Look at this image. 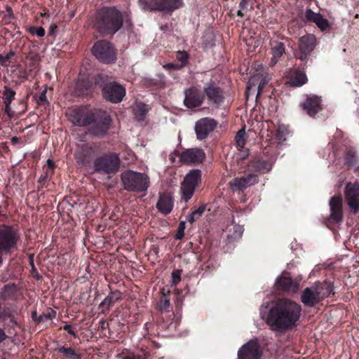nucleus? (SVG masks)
<instances>
[{
	"instance_id": "nucleus-4",
	"label": "nucleus",
	"mask_w": 359,
	"mask_h": 359,
	"mask_svg": "<svg viewBox=\"0 0 359 359\" xmlns=\"http://www.w3.org/2000/svg\"><path fill=\"white\" fill-rule=\"evenodd\" d=\"M121 180L124 189L128 191L145 194L150 186L149 177L147 174L130 170L123 172Z\"/></svg>"
},
{
	"instance_id": "nucleus-51",
	"label": "nucleus",
	"mask_w": 359,
	"mask_h": 359,
	"mask_svg": "<svg viewBox=\"0 0 359 359\" xmlns=\"http://www.w3.org/2000/svg\"><path fill=\"white\" fill-rule=\"evenodd\" d=\"M63 329L66 330L69 334L72 335L73 337H76V334L74 330L72 328V326L70 325L66 324Z\"/></svg>"
},
{
	"instance_id": "nucleus-40",
	"label": "nucleus",
	"mask_w": 359,
	"mask_h": 359,
	"mask_svg": "<svg viewBox=\"0 0 359 359\" xmlns=\"http://www.w3.org/2000/svg\"><path fill=\"white\" fill-rule=\"evenodd\" d=\"M262 78V74H256L251 76L248 82L247 88L249 90L254 86H258L259 81Z\"/></svg>"
},
{
	"instance_id": "nucleus-56",
	"label": "nucleus",
	"mask_w": 359,
	"mask_h": 359,
	"mask_svg": "<svg viewBox=\"0 0 359 359\" xmlns=\"http://www.w3.org/2000/svg\"><path fill=\"white\" fill-rule=\"evenodd\" d=\"M46 314H43L39 317V318L37 319V321L39 323H41V322H45L47 320H49L48 318H46Z\"/></svg>"
},
{
	"instance_id": "nucleus-20",
	"label": "nucleus",
	"mask_w": 359,
	"mask_h": 359,
	"mask_svg": "<svg viewBox=\"0 0 359 359\" xmlns=\"http://www.w3.org/2000/svg\"><path fill=\"white\" fill-rule=\"evenodd\" d=\"M258 177L255 174H249L241 177L233 179L229 184L232 190H243L258 182Z\"/></svg>"
},
{
	"instance_id": "nucleus-39",
	"label": "nucleus",
	"mask_w": 359,
	"mask_h": 359,
	"mask_svg": "<svg viewBox=\"0 0 359 359\" xmlns=\"http://www.w3.org/2000/svg\"><path fill=\"white\" fill-rule=\"evenodd\" d=\"M346 161L348 165H355L357 162L356 153L353 149H349L346 156Z\"/></svg>"
},
{
	"instance_id": "nucleus-36",
	"label": "nucleus",
	"mask_w": 359,
	"mask_h": 359,
	"mask_svg": "<svg viewBox=\"0 0 359 359\" xmlns=\"http://www.w3.org/2000/svg\"><path fill=\"white\" fill-rule=\"evenodd\" d=\"M289 130L285 125H279L277 128V138L279 142H283L287 140Z\"/></svg>"
},
{
	"instance_id": "nucleus-2",
	"label": "nucleus",
	"mask_w": 359,
	"mask_h": 359,
	"mask_svg": "<svg viewBox=\"0 0 359 359\" xmlns=\"http://www.w3.org/2000/svg\"><path fill=\"white\" fill-rule=\"evenodd\" d=\"M95 26L102 34L114 35L123 26L122 14L114 7L103 8L97 13Z\"/></svg>"
},
{
	"instance_id": "nucleus-41",
	"label": "nucleus",
	"mask_w": 359,
	"mask_h": 359,
	"mask_svg": "<svg viewBox=\"0 0 359 359\" xmlns=\"http://www.w3.org/2000/svg\"><path fill=\"white\" fill-rule=\"evenodd\" d=\"M13 55L14 53L13 51H10L5 55L0 54V65L4 67H7L10 63L11 57Z\"/></svg>"
},
{
	"instance_id": "nucleus-59",
	"label": "nucleus",
	"mask_w": 359,
	"mask_h": 359,
	"mask_svg": "<svg viewBox=\"0 0 359 359\" xmlns=\"http://www.w3.org/2000/svg\"><path fill=\"white\" fill-rule=\"evenodd\" d=\"M173 66H174V65H172V64H168V65H165L164 67L171 68Z\"/></svg>"
},
{
	"instance_id": "nucleus-28",
	"label": "nucleus",
	"mask_w": 359,
	"mask_h": 359,
	"mask_svg": "<svg viewBox=\"0 0 359 359\" xmlns=\"http://www.w3.org/2000/svg\"><path fill=\"white\" fill-rule=\"evenodd\" d=\"M18 293V288L15 284L6 285L0 292L4 300L15 299Z\"/></svg>"
},
{
	"instance_id": "nucleus-42",
	"label": "nucleus",
	"mask_w": 359,
	"mask_h": 359,
	"mask_svg": "<svg viewBox=\"0 0 359 359\" xmlns=\"http://www.w3.org/2000/svg\"><path fill=\"white\" fill-rule=\"evenodd\" d=\"M177 59L180 62V67L185 66L188 60V55L184 51H180L177 54Z\"/></svg>"
},
{
	"instance_id": "nucleus-12",
	"label": "nucleus",
	"mask_w": 359,
	"mask_h": 359,
	"mask_svg": "<svg viewBox=\"0 0 359 359\" xmlns=\"http://www.w3.org/2000/svg\"><path fill=\"white\" fill-rule=\"evenodd\" d=\"M18 236L16 231L10 226L0 229V250L6 253L15 248Z\"/></svg>"
},
{
	"instance_id": "nucleus-61",
	"label": "nucleus",
	"mask_w": 359,
	"mask_h": 359,
	"mask_svg": "<svg viewBox=\"0 0 359 359\" xmlns=\"http://www.w3.org/2000/svg\"><path fill=\"white\" fill-rule=\"evenodd\" d=\"M123 359H133V358L131 357H126V358H124Z\"/></svg>"
},
{
	"instance_id": "nucleus-25",
	"label": "nucleus",
	"mask_w": 359,
	"mask_h": 359,
	"mask_svg": "<svg viewBox=\"0 0 359 359\" xmlns=\"http://www.w3.org/2000/svg\"><path fill=\"white\" fill-rule=\"evenodd\" d=\"M156 208L165 215L169 214L173 208V199L172 196L168 194L161 195L156 203Z\"/></svg>"
},
{
	"instance_id": "nucleus-10",
	"label": "nucleus",
	"mask_w": 359,
	"mask_h": 359,
	"mask_svg": "<svg viewBox=\"0 0 359 359\" xmlns=\"http://www.w3.org/2000/svg\"><path fill=\"white\" fill-rule=\"evenodd\" d=\"M92 51L95 57L103 63H112L116 60L113 46L107 41L102 40L96 42Z\"/></svg>"
},
{
	"instance_id": "nucleus-54",
	"label": "nucleus",
	"mask_w": 359,
	"mask_h": 359,
	"mask_svg": "<svg viewBox=\"0 0 359 359\" xmlns=\"http://www.w3.org/2000/svg\"><path fill=\"white\" fill-rule=\"evenodd\" d=\"M7 337V335L2 328H0V343L4 341Z\"/></svg>"
},
{
	"instance_id": "nucleus-32",
	"label": "nucleus",
	"mask_w": 359,
	"mask_h": 359,
	"mask_svg": "<svg viewBox=\"0 0 359 359\" xmlns=\"http://www.w3.org/2000/svg\"><path fill=\"white\" fill-rule=\"evenodd\" d=\"M236 143L238 149L239 150L244 148L246 143V133L245 128H241L239 130L236 135Z\"/></svg>"
},
{
	"instance_id": "nucleus-23",
	"label": "nucleus",
	"mask_w": 359,
	"mask_h": 359,
	"mask_svg": "<svg viewBox=\"0 0 359 359\" xmlns=\"http://www.w3.org/2000/svg\"><path fill=\"white\" fill-rule=\"evenodd\" d=\"M302 105L310 116H313L321 110V98L317 95L308 96Z\"/></svg>"
},
{
	"instance_id": "nucleus-57",
	"label": "nucleus",
	"mask_w": 359,
	"mask_h": 359,
	"mask_svg": "<svg viewBox=\"0 0 359 359\" xmlns=\"http://www.w3.org/2000/svg\"><path fill=\"white\" fill-rule=\"evenodd\" d=\"M100 323L101 324V327H102V329H104V327H104V325H105V323H105V321H104V320H101L100 321Z\"/></svg>"
},
{
	"instance_id": "nucleus-60",
	"label": "nucleus",
	"mask_w": 359,
	"mask_h": 359,
	"mask_svg": "<svg viewBox=\"0 0 359 359\" xmlns=\"http://www.w3.org/2000/svg\"><path fill=\"white\" fill-rule=\"evenodd\" d=\"M170 160H171L172 161H174V157H173L172 155L170 156Z\"/></svg>"
},
{
	"instance_id": "nucleus-5",
	"label": "nucleus",
	"mask_w": 359,
	"mask_h": 359,
	"mask_svg": "<svg viewBox=\"0 0 359 359\" xmlns=\"http://www.w3.org/2000/svg\"><path fill=\"white\" fill-rule=\"evenodd\" d=\"M108 76L100 74L95 78L96 85L102 88L103 97L114 103L120 102L126 95L125 88L116 82H108Z\"/></svg>"
},
{
	"instance_id": "nucleus-8",
	"label": "nucleus",
	"mask_w": 359,
	"mask_h": 359,
	"mask_svg": "<svg viewBox=\"0 0 359 359\" xmlns=\"http://www.w3.org/2000/svg\"><path fill=\"white\" fill-rule=\"evenodd\" d=\"M201 179V172L198 169L191 170L185 175L180 187L182 201L187 203L191 198Z\"/></svg>"
},
{
	"instance_id": "nucleus-16",
	"label": "nucleus",
	"mask_w": 359,
	"mask_h": 359,
	"mask_svg": "<svg viewBox=\"0 0 359 359\" xmlns=\"http://www.w3.org/2000/svg\"><path fill=\"white\" fill-rule=\"evenodd\" d=\"M316 45V39L314 35L307 34L302 36L299 39V52L295 54V57L304 61L311 54Z\"/></svg>"
},
{
	"instance_id": "nucleus-22",
	"label": "nucleus",
	"mask_w": 359,
	"mask_h": 359,
	"mask_svg": "<svg viewBox=\"0 0 359 359\" xmlns=\"http://www.w3.org/2000/svg\"><path fill=\"white\" fill-rule=\"evenodd\" d=\"M204 151L198 148H193L183 151L180 156L181 162L184 163H198L203 161L205 158Z\"/></svg>"
},
{
	"instance_id": "nucleus-37",
	"label": "nucleus",
	"mask_w": 359,
	"mask_h": 359,
	"mask_svg": "<svg viewBox=\"0 0 359 359\" xmlns=\"http://www.w3.org/2000/svg\"><path fill=\"white\" fill-rule=\"evenodd\" d=\"M205 210V206L201 205L197 210L193 211L191 214L188 215L187 221L190 223H194L196 222L200 217L202 216L203 212Z\"/></svg>"
},
{
	"instance_id": "nucleus-19",
	"label": "nucleus",
	"mask_w": 359,
	"mask_h": 359,
	"mask_svg": "<svg viewBox=\"0 0 359 359\" xmlns=\"http://www.w3.org/2000/svg\"><path fill=\"white\" fill-rule=\"evenodd\" d=\"M204 100L203 95L199 89L191 87L184 90V103L188 108H194L200 106Z\"/></svg>"
},
{
	"instance_id": "nucleus-29",
	"label": "nucleus",
	"mask_w": 359,
	"mask_h": 359,
	"mask_svg": "<svg viewBox=\"0 0 359 359\" xmlns=\"http://www.w3.org/2000/svg\"><path fill=\"white\" fill-rule=\"evenodd\" d=\"M121 298H122L121 293L119 291L115 290V291L111 292L100 303V306L104 307L107 309H109L116 302L121 299Z\"/></svg>"
},
{
	"instance_id": "nucleus-55",
	"label": "nucleus",
	"mask_w": 359,
	"mask_h": 359,
	"mask_svg": "<svg viewBox=\"0 0 359 359\" xmlns=\"http://www.w3.org/2000/svg\"><path fill=\"white\" fill-rule=\"evenodd\" d=\"M39 100L41 102H46V91H43L41 93L40 96H39Z\"/></svg>"
},
{
	"instance_id": "nucleus-3",
	"label": "nucleus",
	"mask_w": 359,
	"mask_h": 359,
	"mask_svg": "<svg viewBox=\"0 0 359 359\" xmlns=\"http://www.w3.org/2000/svg\"><path fill=\"white\" fill-rule=\"evenodd\" d=\"M333 293V285L331 283H319L305 288L302 292L301 301L304 306L313 307Z\"/></svg>"
},
{
	"instance_id": "nucleus-11",
	"label": "nucleus",
	"mask_w": 359,
	"mask_h": 359,
	"mask_svg": "<svg viewBox=\"0 0 359 359\" xmlns=\"http://www.w3.org/2000/svg\"><path fill=\"white\" fill-rule=\"evenodd\" d=\"M94 110L86 108H69L66 114L69 120L74 125L80 127L87 126L93 118Z\"/></svg>"
},
{
	"instance_id": "nucleus-7",
	"label": "nucleus",
	"mask_w": 359,
	"mask_h": 359,
	"mask_svg": "<svg viewBox=\"0 0 359 359\" xmlns=\"http://www.w3.org/2000/svg\"><path fill=\"white\" fill-rule=\"evenodd\" d=\"M111 121V117L105 111L94 110L93 118L87 125L89 133L96 137H103L108 132Z\"/></svg>"
},
{
	"instance_id": "nucleus-46",
	"label": "nucleus",
	"mask_w": 359,
	"mask_h": 359,
	"mask_svg": "<svg viewBox=\"0 0 359 359\" xmlns=\"http://www.w3.org/2000/svg\"><path fill=\"white\" fill-rule=\"evenodd\" d=\"M267 83H268L267 79L262 75V78L260 79L259 83H258L257 94L261 93L262 90L266 86Z\"/></svg>"
},
{
	"instance_id": "nucleus-13",
	"label": "nucleus",
	"mask_w": 359,
	"mask_h": 359,
	"mask_svg": "<svg viewBox=\"0 0 359 359\" xmlns=\"http://www.w3.org/2000/svg\"><path fill=\"white\" fill-rule=\"evenodd\" d=\"M344 196L351 212L356 214L359 212V183L348 182L346 184Z\"/></svg>"
},
{
	"instance_id": "nucleus-14",
	"label": "nucleus",
	"mask_w": 359,
	"mask_h": 359,
	"mask_svg": "<svg viewBox=\"0 0 359 359\" xmlns=\"http://www.w3.org/2000/svg\"><path fill=\"white\" fill-rule=\"evenodd\" d=\"M96 147L93 144L83 143L77 146L74 153L76 163L81 166H87L91 162L96 152Z\"/></svg>"
},
{
	"instance_id": "nucleus-30",
	"label": "nucleus",
	"mask_w": 359,
	"mask_h": 359,
	"mask_svg": "<svg viewBox=\"0 0 359 359\" xmlns=\"http://www.w3.org/2000/svg\"><path fill=\"white\" fill-rule=\"evenodd\" d=\"M307 82L306 74L302 72H297L294 76L291 79V84L295 87L303 86Z\"/></svg>"
},
{
	"instance_id": "nucleus-31",
	"label": "nucleus",
	"mask_w": 359,
	"mask_h": 359,
	"mask_svg": "<svg viewBox=\"0 0 359 359\" xmlns=\"http://www.w3.org/2000/svg\"><path fill=\"white\" fill-rule=\"evenodd\" d=\"M148 111L147 106L143 103L137 104L134 109V114L137 121H142L144 119L145 115Z\"/></svg>"
},
{
	"instance_id": "nucleus-38",
	"label": "nucleus",
	"mask_w": 359,
	"mask_h": 359,
	"mask_svg": "<svg viewBox=\"0 0 359 359\" xmlns=\"http://www.w3.org/2000/svg\"><path fill=\"white\" fill-rule=\"evenodd\" d=\"M15 92L8 87L6 86L3 92V100L4 103L11 104L14 100Z\"/></svg>"
},
{
	"instance_id": "nucleus-33",
	"label": "nucleus",
	"mask_w": 359,
	"mask_h": 359,
	"mask_svg": "<svg viewBox=\"0 0 359 359\" xmlns=\"http://www.w3.org/2000/svg\"><path fill=\"white\" fill-rule=\"evenodd\" d=\"M244 229L243 226L239 224H234L233 226V232H230L228 234V239L231 241H236L241 238ZM231 231V230H230Z\"/></svg>"
},
{
	"instance_id": "nucleus-18",
	"label": "nucleus",
	"mask_w": 359,
	"mask_h": 359,
	"mask_svg": "<svg viewBox=\"0 0 359 359\" xmlns=\"http://www.w3.org/2000/svg\"><path fill=\"white\" fill-rule=\"evenodd\" d=\"M216 126L217 123L214 119L207 117L196 121L194 129L197 139L199 140L206 139L209 134L213 131Z\"/></svg>"
},
{
	"instance_id": "nucleus-24",
	"label": "nucleus",
	"mask_w": 359,
	"mask_h": 359,
	"mask_svg": "<svg viewBox=\"0 0 359 359\" xmlns=\"http://www.w3.org/2000/svg\"><path fill=\"white\" fill-rule=\"evenodd\" d=\"M276 285L280 290L287 293H296L299 290V283L293 280L289 276H280L276 280Z\"/></svg>"
},
{
	"instance_id": "nucleus-34",
	"label": "nucleus",
	"mask_w": 359,
	"mask_h": 359,
	"mask_svg": "<svg viewBox=\"0 0 359 359\" xmlns=\"http://www.w3.org/2000/svg\"><path fill=\"white\" fill-rule=\"evenodd\" d=\"M252 8V5L250 4V0H241L239 4V9L238 10L237 15L240 17H243L246 13Z\"/></svg>"
},
{
	"instance_id": "nucleus-35",
	"label": "nucleus",
	"mask_w": 359,
	"mask_h": 359,
	"mask_svg": "<svg viewBox=\"0 0 359 359\" xmlns=\"http://www.w3.org/2000/svg\"><path fill=\"white\" fill-rule=\"evenodd\" d=\"M57 351L65 355L68 358H74V359H79V355L77 354L74 349L72 348H65L64 346H60L57 348Z\"/></svg>"
},
{
	"instance_id": "nucleus-52",
	"label": "nucleus",
	"mask_w": 359,
	"mask_h": 359,
	"mask_svg": "<svg viewBox=\"0 0 359 359\" xmlns=\"http://www.w3.org/2000/svg\"><path fill=\"white\" fill-rule=\"evenodd\" d=\"M46 314V318H48L49 320H51L54 318L56 316V312L53 310L50 309Z\"/></svg>"
},
{
	"instance_id": "nucleus-21",
	"label": "nucleus",
	"mask_w": 359,
	"mask_h": 359,
	"mask_svg": "<svg viewBox=\"0 0 359 359\" xmlns=\"http://www.w3.org/2000/svg\"><path fill=\"white\" fill-rule=\"evenodd\" d=\"M330 219L336 223L343 221L342 198L339 196H332L329 203Z\"/></svg>"
},
{
	"instance_id": "nucleus-1",
	"label": "nucleus",
	"mask_w": 359,
	"mask_h": 359,
	"mask_svg": "<svg viewBox=\"0 0 359 359\" xmlns=\"http://www.w3.org/2000/svg\"><path fill=\"white\" fill-rule=\"evenodd\" d=\"M302 313L301 306L287 299H280L267 309L262 307L260 315L271 330L280 332L290 330L297 325Z\"/></svg>"
},
{
	"instance_id": "nucleus-43",
	"label": "nucleus",
	"mask_w": 359,
	"mask_h": 359,
	"mask_svg": "<svg viewBox=\"0 0 359 359\" xmlns=\"http://www.w3.org/2000/svg\"><path fill=\"white\" fill-rule=\"evenodd\" d=\"M29 31L32 34H35L39 37H43L45 35V29L42 27L38 28L32 27Z\"/></svg>"
},
{
	"instance_id": "nucleus-47",
	"label": "nucleus",
	"mask_w": 359,
	"mask_h": 359,
	"mask_svg": "<svg viewBox=\"0 0 359 359\" xmlns=\"http://www.w3.org/2000/svg\"><path fill=\"white\" fill-rule=\"evenodd\" d=\"M46 175H50L53 173L54 168H55V163L51 159H48Z\"/></svg>"
},
{
	"instance_id": "nucleus-49",
	"label": "nucleus",
	"mask_w": 359,
	"mask_h": 359,
	"mask_svg": "<svg viewBox=\"0 0 359 359\" xmlns=\"http://www.w3.org/2000/svg\"><path fill=\"white\" fill-rule=\"evenodd\" d=\"M265 165H266V163L264 161H258L256 163L255 168L256 170L261 171V170L266 169Z\"/></svg>"
},
{
	"instance_id": "nucleus-53",
	"label": "nucleus",
	"mask_w": 359,
	"mask_h": 359,
	"mask_svg": "<svg viewBox=\"0 0 359 359\" xmlns=\"http://www.w3.org/2000/svg\"><path fill=\"white\" fill-rule=\"evenodd\" d=\"M57 25L55 24H51L49 27L48 33L50 35H53L57 29Z\"/></svg>"
},
{
	"instance_id": "nucleus-48",
	"label": "nucleus",
	"mask_w": 359,
	"mask_h": 359,
	"mask_svg": "<svg viewBox=\"0 0 359 359\" xmlns=\"http://www.w3.org/2000/svg\"><path fill=\"white\" fill-rule=\"evenodd\" d=\"M172 283L174 284L178 283L181 280V273L180 271H174L172 273Z\"/></svg>"
},
{
	"instance_id": "nucleus-17",
	"label": "nucleus",
	"mask_w": 359,
	"mask_h": 359,
	"mask_svg": "<svg viewBox=\"0 0 359 359\" xmlns=\"http://www.w3.org/2000/svg\"><path fill=\"white\" fill-rule=\"evenodd\" d=\"M203 92L210 104L219 106L224 101L222 89L212 81L205 84Z\"/></svg>"
},
{
	"instance_id": "nucleus-45",
	"label": "nucleus",
	"mask_w": 359,
	"mask_h": 359,
	"mask_svg": "<svg viewBox=\"0 0 359 359\" xmlns=\"http://www.w3.org/2000/svg\"><path fill=\"white\" fill-rule=\"evenodd\" d=\"M185 222H181L178 226V232L176 234L177 239H182L184 236Z\"/></svg>"
},
{
	"instance_id": "nucleus-15",
	"label": "nucleus",
	"mask_w": 359,
	"mask_h": 359,
	"mask_svg": "<svg viewBox=\"0 0 359 359\" xmlns=\"http://www.w3.org/2000/svg\"><path fill=\"white\" fill-rule=\"evenodd\" d=\"M262 351L257 339L250 340L238 351V359H260Z\"/></svg>"
},
{
	"instance_id": "nucleus-50",
	"label": "nucleus",
	"mask_w": 359,
	"mask_h": 359,
	"mask_svg": "<svg viewBox=\"0 0 359 359\" xmlns=\"http://www.w3.org/2000/svg\"><path fill=\"white\" fill-rule=\"evenodd\" d=\"M5 104V113L8 116L9 118H12L14 116V112L12 111L11 108V104L4 103Z\"/></svg>"
},
{
	"instance_id": "nucleus-62",
	"label": "nucleus",
	"mask_w": 359,
	"mask_h": 359,
	"mask_svg": "<svg viewBox=\"0 0 359 359\" xmlns=\"http://www.w3.org/2000/svg\"><path fill=\"white\" fill-rule=\"evenodd\" d=\"M15 140H16V137H13V141H15Z\"/></svg>"
},
{
	"instance_id": "nucleus-58",
	"label": "nucleus",
	"mask_w": 359,
	"mask_h": 359,
	"mask_svg": "<svg viewBox=\"0 0 359 359\" xmlns=\"http://www.w3.org/2000/svg\"><path fill=\"white\" fill-rule=\"evenodd\" d=\"M2 251L0 250V266H1L2 264Z\"/></svg>"
},
{
	"instance_id": "nucleus-44",
	"label": "nucleus",
	"mask_w": 359,
	"mask_h": 359,
	"mask_svg": "<svg viewBox=\"0 0 359 359\" xmlns=\"http://www.w3.org/2000/svg\"><path fill=\"white\" fill-rule=\"evenodd\" d=\"M170 306V299L164 295L161 299V304L158 306L161 311L165 310Z\"/></svg>"
},
{
	"instance_id": "nucleus-26",
	"label": "nucleus",
	"mask_w": 359,
	"mask_h": 359,
	"mask_svg": "<svg viewBox=\"0 0 359 359\" xmlns=\"http://www.w3.org/2000/svg\"><path fill=\"white\" fill-rule=\"evenodd\" d=\"M305 16L308 20L314 22L322 31L326 30L329 27L327 20L320 13H315L311 9H307Z\"/></svg>"
},
{
	"instance_id": "nucleus-6",
	"label": "nucleus",
	"mask_w": 359,
	"mask_h": 359,
	"mask_svg": "<svg viewBox=\"0 0 359 359\" xmlns=\"http://www.w3.org/2000/svg\"><path fill=\"white\" fill-rule=\"evenodd\" d=\"M95 172L111 175L117 172L120 168V158L118 154L109 152L96 158L93 162Z\"/></svg>"
},
{
	"instance_id": "nucleus-9",
	"label": "nucleus",
	"mask_w": 359,
	"mask_h": 359,
	"mask_svg": "<svg viewBox=\"0 0 359 359\" xmlns=\"http://www.w3.org/2000/svg\"><path fill=\"white\" fill-rule=\"evenodd\" d=\"M140 8L145 11L172 12L183 6V0H139Z\"/></svg>"
},
{
	"instance_id": "nucleus-27",
	"label": "nucleus",
	"mask_w": 359,
	"mask_h": 359,
	"mask_svg": "<svg viewBox=\"0 0 359 359\" xmlns=\"http://www.w3.org/2000/svg\"><path fill=\"white\" fill-rule=\"evenodd\" d=\"M271 45L272 58L270 65L274 66L285 52V46L283 43L279 41H273Z\"/></svg>"
}]
</instances>
